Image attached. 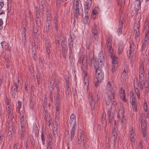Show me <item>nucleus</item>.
Here are the masks:
<instances>
[{"label": "nucleus", "mask_w": 149, "mask_h": 149, "mask_svg": "<svg viewBox=\"0 0 149 149\" xmlns=\"http://www.w3.org/2000/svg\"><path fill=\"white\" fill-rule=\"evenodd\" d=\"M146 29L145 36L141 47L142 51H145L146 48L148 46L149 39V19L146 21L144 25Z\"/></svg>", "instance_id": "f257e3e1"}, {"label": "nucleus", "mask_w": 149, "mask_h": 149, "mask_svg": "<svg viewBox=\"0 0 149 149\" xmlns=\"http://www.w3.org/2000/svg\"><path fill=\"white\" fill-rule=\"evenodd\" d=\"M87 57L85 56H82L79 59L78 62L81 65V68L82 73L84 74H87Z\"/></svg>", "instance_id": "f03ea898"}, {"label": "nucleus", "mask_w": 149, "mask_h": 149, "mask_svg": "<svg viewBox=\"0 0 149 149\" xmlns=\"http://www.w3.org/2000/svg\"><path fill=\"white\" fill-rule=\"evenodd\" d=\"M73 7L74 14L75 17H77L79 15V9L82 8L80 0H74Z\"/></svg>", "instance_id": "7ed1b4c3"}, {"label": "nucleus", "mask_w": 149, "mask_h": 149, "mask_svg": "<svg viewBox=\"0 0 149 149\" xmlns=\"http://www.w3.org/2000/svg\"><path fill=\"white\" fill-rule=\"evenodd\" d=\"M98 24L94 23L91 28L93 39V42L97 43L98 40Z\"/></svg>", "instance_id": "20e7f679"}, {"label": "nucleus", "mask_w": 149, "mask_h": 149, "mask_svg": "<svg viewBox=\"0 0 149 149\" xmlns=\"http://www.w3.org/2000/svg\"><path fill=\"white\" fill-rule=\"evenodd\" d=\"M104 62V57L103 54L101 53H99V57L97 61L96 60L94 63V67H97L98 66L102 68Z\"/></svg>", "instance_id": "39448f33"}, {"label": "nucleus", "mask_w": 149, "mask_h": 149, "mask_svg": "<svg viewBox=\"0 0 149 149\" xmlns=\"http://www.w3.org/2000/svg\"><path fill=\"white\" fill-rule=\"evenodd\" d=\"M106 95L104 97V99L106 104L109 106L112 99H114L115 97V94L114 92L110 91V93L107 92Z\"/></svg>", "instance_id": "423d86ee"}, {"label": "nucleus", "mask_w": 149, "mask_h": 149, "mask_svg": "<svg viewBox=\"0 0 149 149\" xmlns=\"http://www.w3.org/2000/svg\"><path fill=\"white\" fill-rule=\"evenodd\" d=\"M16 78H17V82H15L14 81L13 84L11 87V91L12 92V96L14 98L15 97V95L16 93L17 92L18 89L19 83V77L17 76Z\"/></svg>", "instance_id": "0eeeda50"}, {"label": "nucleus", "mask_w": 149, "mask_h": 149, "mask_svg": "<svg viewBox=\"0 0 149 149\" xmlns=\"http://www.w3.org/2000/svg\"><path fill=\"white\" fill-rule=\"evenodd\" d=\"M92 95V93L91 92H89L88 95V97L89 104L90 105L91 109L93 110H94L95 108V102L93 101V98Z\"/></svg>", "instance_id": "6e6552de"}, {"label": "nucleus", "mask_w": 149, "mask_h": 149, "mask_svg": "<svg viewBox=\"0 0 149 149\" xmlns=\"http://www.w3.org/2000/svg\"><path fill=\"white\" fill-rule=\"evenodd\" d=\"M141 128L142 131L143 136L145 137L146 136L147 125L146 123V120L142 119L141 121Z\"/></svg>", "instance_id": "1a4fd4ad"}, {"label": "nucleus", "mask_w": 149, "mask_h": 149, "mask_svg": "<svg viewBox=\"0 0 149 149\" xmlns=\"http://www.w3.org/2000/svg\"><path fill=\"white\" fill-rule=\"evenodd\" d=\"M139 22L138 21L135 23L134 26V32L135 38L137 37L139 35Z\"/></svg>", "instance_id": "9d476101"}, {"label": "nucleus", "mask_w": 149, "mask_h": 149, "mask_svg": "<svg viewBox=\"0 0 149 149\" xmlns=\"http://www.w3.org/2000/svg\"><path fill=\"white\" fill-rule=\"evenodd\" d=\"M125 112V111L123 109H122L120 110V113H121V122L123 125H125L126 123V120L125 118L124 114Z\"/></svg>", "instance_id": "9b49d317"}, {"label": "nucleus", "mask_w": 149, "mask_h": 149, "mask_svg": "<svg viewBox=\"0 0 149 149\" xmlns=\"http://www.w3.org/2000/svg\"><path fill=\"white\" fill-rule=\"evenodd\" d=\"M1 44L3 49L9 52L11 51V47L7 42L5 41H2L1 42Z\"/></svg>", "instance_id": "f8f14e48"}, {"label": "nucleus", "mask_w": 149, "mask_h": 149, "mask_svg": "<svg viewBox=\"0 0 149 149\" xmlns=\"http://www.w3.org/2000/svg\"><path fill=\"white\" fill-rule=\"evenodd\" d=\"M92 3L91 0H87L84 7L85 13H87L91 7Z\"/></svg>", "instance_id": "ddd939ff"}, {"label": "nucleus", "mask_w": 149, "mask_h": 149, "mask_svg": "<svg viewBox=\"0 0 149 149\" xmlns=\"http://www.w3.org/2000/svg\"><path fill=\"white\" fill-rule=\"evenodd\" d=\"M147 75V78L148 79L145 80L143 84H142V86L143 88V87H145L146 91L147 92L149 93V75H146V76Z\"/></svg>", "instance_id": "4468645a"}, {"label": "nucleus", "mask_w": 149, "mask_h": 149, "mask_svg": "<svg viewBox=\"0 0 149 149\" xmlns=\"http://www.w3.org/2000/svg\"><path fill=\"white\" fill-rule=\"evenodd\" d=\"M69 123L70 126L75 127L76 124V118L75 115L72 113L70 117Z\"/></svg>", "instance_id": "2eb2a0df"}, {"label": "nucleus", "mask_w": 149, "mask_h": 149, "mask_svg": "<svg viewBox=\"0 0 149 149\" xmlns=\"http://www.w3.org/2000/svg\"><path fill=\"white\" fill-rule=\"evenodd\" d=\"M134 51V45L133 44H131L129 48V49L127 52V55L129 57L133 54Z\"/></svg>", "instance_id": "dca6fc26"}, {"label": "nucleus", "mask_w": 149, "mask_h": 149, "mask_svg": "<svg viewBox=\"0 0 149 149\" xmlns=\"http://www.w3.org/2000/svg\"><path fill=\"white\" fill-rule=\"evenodd\" d=\"M133 8L136 11L138 10L141 8V2L140 0H137L134 2V4L132 5Z\"/></svg>", "instance_id": "f3484780"}, {"label": "nucleus", "mask_w": 149, "mask_h": 149, "mask_svg": "<svg viewBox=\"0 0 149 149\" xmlns=\"http://www.w3.org/2000/svg\"><path fill=\"white\" fill-rule=\"evenodd\" d=\"M45 50L46 53L48 54L50 53V47L49 42V41L46 40L45 42Z\"/></svg>", "instance_id": "a211bd4d"}, {"label": "nucleus", "mask_w": 149, "mask_h": 149, "mask_svg": "<svg viewBox=\"0 0 149 149\" xmlns=\"http://www.w3.org/2000/svg\"><path fill=\"white\" fill-rule=\"evenodd\" d=\"M123 26V21L121 20L119 22L117 30V34L119 36L121 35L122 33Z\"/></svg>", "instance_id": "6ab92c4d"}, {"label": "nucleus", "mask_w": 149, "mask_h": 149, "mask_svg": "<svg viewBox=\"0 0 149 149\" xmlns=\"http://www.w3.org/2000/svg\"><path fill=\"white\" fill-rule=\"evenodd\" d=\"M107 113L109 117L110 118V120H112L114 118V116L115 114L112 110L111 107L109 109L107 112Z\"/></svg>", "instance_id": "aec40b11"}, {"label": "nucleus", "mask_w": 149, "mask_h": 149, "mask_svg": "<svg viewBox=\"0 0 149 149\" xmlns=\"http://www.w3.org/2000/svg\"><path fill=\"white\" fill-rule=\"evenodd\" d=\"M76 130V128L75 127H72L70 130V140L71 141H72L74 137Z\"/></svg>", "instance_id": "412c9836"}, {"label": "nucleus", "mask_w": 149, "mask_h": 149, "mask_svg": "<svg viewBox=\"0 0 149 149\" xmlns=\"http://www.w3.org/2000/svg\"><path fill=\"white\" fill-rule=\"evenodd\" d=\"M120 96L121 99L125 102H127V100L125 98V92L124 90H123L122 88H121L120 91Z\"/></svg>", "instance_id": "4be33fe9"}, {"label": "nucleus", "mask_w": 149, "mask_h": 149, "mask_svg": "<svg viewBox=\"0 0 149 149\" xmlns=\"http://www.w3.org/2000/svg\"><path fill=\"white\" fill-rule=\"evenodd\" d=\"M111 58L112 60V64H119L118 61V58L114 55H111Z\"/></svg>", "instance_id": "5701e85b"}, {"label": "nucleus", "mask_w": 149, "mask_h": 149, "mask_svg": "<svg viewBox=\"0 0 149 149\" xmlns=\"http://www.w3.org/2000/svg\"><path fill=\"white\" fill-rule=\"evenodd\" d=\"M139 82H136V84L134 85V88H139L140 87L141 89H143V86H142V82H140V75H139Z\"/></svg>", "instance_id": "b1692460"}, {"label": "nucleus", "mask_w": 149, "mask_h": 149, "mask_svg": "<svg viewBox=\"0 0 149 149\" xmlns=\"http://www.w3.org/2000/svg\"><path fill=\"white\" fill-rule=\"evenodd\" d=\"M112 137H113V145L115 146L116 143V139L117 137V134L115 131V129L114 128H113V129L112 130Z\"/></svg>", "instance_id": "393cba45"}, {"label": "nucleus", "mask_w": 149, "mask_h": 149, "mask_svg": "<svg viewBox=\"0 0 149 149\" xmlns=\"http://www.w3.org/2000/svg\"><path fill=\"white\" fill-rule=\"evenodd\" d=\"M95 70V74H103L102 72L101 68H102L99 67L98 66L97 67H94Z\"/></svg>", "instance_id": "a878e982"}, {"label": "nucleus", "mask_w": 149, "mask_h": 149, "mask_svg": "<svg viewBox=\"0 0 149 149\" xmlns=\"http://www.w3.org/2000/svg\"><path fill=\"white\" fill-rule=\"evenodd\" d=\"M57 22V17L56 16L54 17L53 18V25L54 28L56 30H57L58 29Z\"/></svg>", "instance_id": "bb28decb"}, {"label": "nucleus", "mask_w": 149, "mask_h": 149, "mask_svg": "<svg viewBox=\"0 0 149 149\" xmlns=\"http://www.w3.org/2000/svg\"><path fill=\"white\" fill-rule=\"evenodd\" d=\"M20 116H19V123L20 125L26 124L25 121L24 120V116L22 114H21V113H20Z\"/></svg>", "instance_id": "cd10ccee"}, {"label": "nucleus", "mask_w": 149, "mask_h": 149, "mask_svg": "<svg viewBox=\"0 0 149 149\" xmlns=\"http://www.w3.org/2000/svg\"><path fill=\"white\" fill-rule=\"evenodd\" d=\"M33 131L34 132L35 136L36 137H38L39 136V131L38 128L36 124L34 125Z\"/></svg>", "instance_id": "c85d7f7f"}, {"label": "nucleus", "mask_w": 149, "mask_h": 149, "mask_svg": "<svg viewBox=\"0 0 149 149\" xmlns=\"http://www.w3.org/2000/svg\"><path fill=\"white\" fill-rule=\"evenodd\" d=\"M111 37H108L107 42H106V46L108 47L109 50H110L111 48V47L110 46V43L111 42Z\"/></svg>", "instance_id": "c756f323"}, {"label": "nucleus", "mask_w": 149, "mask_h": 149, "mask_svg": "<svg viewBox=\"0 0 149 149\" xmlns=\"http://www.w3.org/2000/svg\"><path fill=\"white\" fill-rule=\"evenodd\" d=\"M130 101L132 103L135 102V99L134 96V94L132 91H130Z\"/></svg>", "instance_id": "7c9ffc66"}, {"label": "nucleus", "mask_w": 149, "mask_h": 149, "mask_svg": "<svg viewBox=\"0 0 149 149\" xmlns=\"http://www.w3.org/2000/svg\"><path fill=\"white\" fill-rule=\"evenodd\" d=\"M59 82L58 80H56L54 82V85L56 86L57 88V93H59L60 90L59 89Z\"/></svg>", "instance_id": "2f4dec72"}, {"label": "nucleus", "mask_w": 149, "mask_h": 149, "mask_svg": "<svg viewBox=\"0 0 149 149\" xmlns=\"http://www.w3.org/2000/svg\"><path fill=\"white\" fill-rule=\"evenodd\" d=\"M97 81L99 82H102L103 79V75H95Z\"/></svg>", "instance_id": "473e14b6"}, {"label": "nucleus", "mask_w": 149, "mask_h": 149, "mask_svg": "<svg viewBox=\"0 0 149 149\" xmlns=\"http://www.w3.org/2000/svg\"><path fill=\"white\" fill-rule=\"evenodd\" d=\"M106 88L107 90H108V92L109 93H110V91H111L112 89V86L111 84L110 81H108L107 82V85Z\"/></svg>", "instance_id": "72a5a7b5"}, {"label": "nucleus", "mask_w": 149, "mask_h": 149, "mask_svg": "<svg viewBox=\"0 0 149 149\" xmlns=\"http://www.w3.org/2000/svg\"><path fill=\"white\" fill-rule=\"evenodd\" d=\"M41 138L42 141V144L43 145L45 144V136L44 135V133L43 131L41 132Z\"/></svg>", "instance_id": "f704fd0d"}, {"label": "nucleus", "mask_w": 149, "mask_h": 149, "mask_svg": "<svg viewBox=\"0 0 149 149\" xmlns=\"http://www.w3.org/2000/svg\"><path fill=\"white\" fill-rule=\"evenodd\" d=\"M69 58L70 62H72L73 55L72 54V49H69Z\"/></svg>", "instance_id": "c9c22d12"}, {"label": "nucleus", "mask_w": 149, "mask_h": 149, "mask_svg": "<svg viewBox=\"0 0 149 149\" xmlns=\"http://www.w3.org/2000/svg\"><path fill=\"white\" fill-rule=\"evenodd\" d=\"M119 64H112L111 71L113 73L116 70L117 68L118 67Z\"/></svg>", "instance_id": "e433bc0d"}, {"label": "nucleus", "mask_w": 149, "mask_h": 149, "mask_svg": "<svg viewBox=\"0 0 149 149\" xmlns=\"http://www.w3.org/2000/svg\"><path fill=\"white\" fill-rule=\"evenodd\" d=\"M44 58L42 57H40L39 59V64L40 67L42 68H44V65L43 62H42Z\"/></svg>", "instance_id": "4c0bfd02"}, {"label": "nucleus", "mask_w": 149, "mask_h": 149, "mask_svg": "<svg viewBox=\"0 0 149 149\" xmlns=\"http://www.w3.org/2000/svg\"><path fill=\"white\" fill-rule=\"evenodd\" d=\"M68 42L69 43V49H72L73 47V39L72 38H70V40H68Z\"/></svg>", "instance_id": "58836bf2"}, {"label": "nucleus", "mask_w": 149, "mask_h": 149, "mask_svg": "<svg viewBox=\"0 0 149 149\" xmlns=\"http://www.w3.org/2000/svg\"><path fill=\"white\" fill-rule=\"evenodd\" d=\"M86 14L85 16V18H84V22L85 23V24H88L89 23L90 21V19L89 18V17L88 16V13H86Z\"/></svg>", "instance_id": "ea45409f"}, {"label": "nucleus", "mask_w": 149, "mask_h": 149, "mask_svg": "<svg viewBox=\"0 0 149 149\" xmlns=\"http://www.w3.org/2000/svg\"><path fill=\"white\" fill-rule=\"evenodd\" d=\"M26 29L25 28H23L22 32L21 33V35L22 38H26Z\"/></svg>", "instance_id": "a19ab883"}, {"label": "nucleus", "mask_w": 149, "mask_h": 149, "mask_svg": "<svg viewBox=\"0 0 149 149\" xmlns=\"http://www.w3.org/2000/svg\"><path fill=\"white\" fill-rule=\"evenodd\" d=\"M69 77L68 76H66V77L65 78V80L66 86H67L68 88V87H70V84L69 82Z\"/></svg>", "instance_id": "79ce46f5"}, {"label": "nucleus", "mask_w": 149, "mask_h": 149, "mask_svg": "<svg viewBox=\"0 0 149 149\" xmlns=\"http://www.w3.org/2000/svg\"><path fill=\"white\" fill-rule=\"evenodd\" d=\"M143 108L144 110L146 112V114L148 115L149 112L148 111L147 103L146 101L144 102L143 103Z\"/></svg>", "instance_id": "37998d69"}, {"label": "nucleus", "mask_w": 149, "mask_h": 149, "mask_svg": "<svg viewBox=\"0 0 149 149\" xmlns=\"http://www.w3.org/2000/svg\"><path fill=\"white\" fill-rule=\"evenodd\" d=\"M135 92L137 95L138 99H140V90L139 88H135Z\"/></svg>", "instance_id": "c03bdc74"}, {"label": "nucleus", "mask_w": 149, "mask_h": 149, "mask_svg": "<svg viewBox=\"0 0 149 149\" xmlns=\"http://www.w3.org/2000/svg\"><path fill=\"white\" fill-rule=\"evenodd\" d=\"M135 133H131L130 136V139L132 142H134L135 140L134 137L135 136Z\"/></svg>", "instance_id": "a18cd8bd"}, {"label": "nucleus", "mask_w": 149, "mask_h": 149, "mask_svg": "<svg viewBox=\"0 0 149 149\" xmlns=\"http://www.w3.org/2000/svg\"><path fill=\"white\" fill-rule=\"evenodd\" d=\"M56 119L59 120V109H56Z\"/></svg>", "instance_id": "49530a36"}, {"label": "nucleus", "mask_w": 149, "mask_h": 149, "mask_svg": "<svg viewBox=\"0 0 149 149\" xmlns=\"http://www.w3.org/2000/svg\"><path fill=\"white\" fill-rule=\"evenodd\" d=\"M21 132L24 133L25 132L26 124L20 125Z\"/></svg>", "instance_id": "de8ad7c7"}, {"label": "nucleus", "mask_w": 149, "mask_h": 149, "mask_svg": "<svg viewBox=\"0 0 149 149\" xmlns=\"http://www.w3.org/2000/svg\"><path fill=\"white\" fill-rule=\"evenodd\" d=\"M131 104H132L133 110H134L135 111H137V109L136 102L132 103Z\"/></svg>", "instance_id": "09e8293b"}, {"label": "nucleus", "mask_w": 149, "mask_h": 149, "mask_svg": "<svg viewBox=\"0 0 149 149\" xmlns=\"http://www.w3.org/2000/svg\"><path fill=\"white\" fill-rule=\"evenodd\" d=\"M13 113H8V119L9 120H11L14 118V116L13 115Z\"/></svg>", "instance_id": "8fccbe9b"}, {"label": "nucleus", "mask_w": 149, "mask_h": 149, "mask_svg": "<svg viewBox=\"0 0 149 149\" xmlns=\"http://www.w3.org/2000/svg\"><path fill=\"white\" fill-rule=\"evenodd\" d=\"M55 103H55L56 109H59L60 106V100H56Z\"/></svg>", "instance_id": "3c124183"}, {"label": "nucleus", "mask_w": 149, "mask_h": 149, "mask_svg": "<svg viewBox=\"0 0 149 149\" xmlns=\"http://www.w3.org/2000/svg\"><path fill=\"white\" fill-rule=\"evenodd\" d=\"M144 74V69L143 65H142L140 67L139 74Z\"/></svg>", "instance_id": "603ef678"}, {"label": "nucleus", "mask_w": 149, "mask_h": 149, "mask_svg": "<svg viewBox=\"0 0 149 149\" xmlns=\"http://www.w3.org/2000/svg\"><path fill=\"white\" fill-rule=\"evenodd\" d=\"M51 15H47V23H48V26H49V24L51 22Z\"/></svg>", "instance_id": "864d4df0"}, {"label": "nucleus", "mask_w": 149, "mask_h": 149, "mask_svg": "<svg viewBox=\"0 0 149 149\" xmlns=\"http://www.w3.org/2000/svg\"><path fill=\"white\" fill-rule=\"evenodd\" d=\"M89 77L88 75H85L84 76V82L89 83Z\"/></svg>", "instance_id": "5fc2aeb1"}, {"label": "nucleus", "mask_w": 149, "mask_h": 149, "mask_svg": "<svg viewBox=\"0 0 149 149\" xmlns=\"http://www.w3.org/2000/svg\"><path fill=\"white\" fill-rule=\"evenodd\" d=\"M118 54H120L123 50V47L122 46H119L118 49Z\"/></svg>", "instance_id": "6e6d98bb"}, {"label": "nucleus", "mask_w": 149, "mask_h": 149, "mask_svg": "<svg viewBox=\"0 0 149 149\" xmlns=\"http://www.w3.org/2000/svg\"><path fill=\"white\" fill-rule=\"evenodd\" d=\"M6 109L7 110V112L8 113H13V109L10 108V105H8L6 106Z\"/></svg>", "instance_id": "4d7b16f0"}, {"label": "nucleus", "mask_w": 149, "mask_h": 149, "mask_svg": "<svg viewBox=\"0 0 149 149\" xmlns=\"http://www.w3.org/2000/svg\"><path fill=\"white\" fill-rule=\"evenodd\" d=\"M61 2H63L61 0H57L56 2V6L57 8H59L60 7L61 4Z\"/></svg>", "instance_id": "13d9d810"}, {"label": "nucleus", "mask_w": 149, "mask_h": 149, "mask_svg": "<svg viewBox=\"0 0 149 149\" xmlns=\"http://www.w3.org/2000/svg\"><path fill=\"white\" fill-rule=\"evenodd\" d=\"M54 88L52 87H51L49 88V96H52Z\"/></svg>", "instance_id": "bf43d9fd"}, {"label": "nucleus", "mask_w": 149, "mask_h": 149, "mask_svg": "<svg viewBox=\"0 0 149 149\" xmlns=\"http://www.w3.org/2000/svg\"><path fill=\"white\" fill-rule=\"evenodd\" d=\"M143 147L142 141H141L139 143L138 148L139 149H142Z\"/></svg>", "instance_id": "052dcab7"}, {"label": "nucleus", "mask_w": 149, "mask_h": 149, "mask_svg": "<svg viewBox=\"0 0 149 149\" xmlns=\"http://www.w3.org/2000/svg\"><path fill=\"white\" fill-rule=\"evenodd\" d=\"M17 104L18 105L17 106V109H18L19 111L21 107L22 102L20 101H18L17 102Z\"/></svg>", "instance_id": "680f3d73"}, {"label": "nucleus", "mask_w": 149, "mask_h": 149, "mask_svg": "<svg viewBox=\"0 0 149 149\" xmlns=\"http://www.w3.org/2000/svg\"><path fill=\"white\" fill-rule=\"evenodd\" d=\"M59 36H56L55 38V43L56 44L59 45Z\"/></svg>", "instance_id": "e2e57ef3"}, {"label": "nucleus", "mask_w": 149, "mask_h": 149, "mask_svg": "<svg viewBox=\"0 0 149 149\" xmlns=\"http://www.w3.org/2000/svg\"><path fill=\"white\" fill-rule=\"evenodd\" d=\"M43 108L44 110V111L43 112L44 115L46 116L47 115V107H45L44 106Z\"/></svg>", "instance_id": "0e129e2a"}, {"label": "nucleus", "mask_w": 149, "mask_h": 149, "mask_svg": "<svg viewBox=\"0 0 149 149\" xmlns=\"http://www.w3.org/2000/svg\"><path fill=\"white\" fill-rule=\"evenodd\" d=\"M84 83V88L85 90H87L88 89L89 83L86 82Z\"/></svg>", "instance_id": "69168bd1"}, {"label": "nucleus", "mask_w": 149, "mask_h": 149, "mask_svg": "<svg viewBox=\"0 0 149 149\" xmlns=\"http://www.w3.org/2000/svg\"><path fill=\"white\" fill-rule=\"evenodd\" d=\"M13 149H20V148L17 143H15L14 144Z\"/></svg>", "instance_id": "338daca9"}, {"label": "nucleus", "mask_w": 149, "mask_h": 149, "mask_svg": "<svg viewBox=\"0 0 149 149\" xmlns=\"http://www.w3.org/2000/svg\"><path fill=\"white\" fill-rule=\"evenodd\" d=\"M47 146H53V143L52 141H48Z\"/></svg>", "instance_id": "774afa93"}]
</instances>
